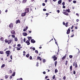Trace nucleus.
<instances>
[{
    "mask_svg": "<svg viewBox=\"0 0 80 80\" xmlns=\"http://www.w3.org/2000/svg\"><path fill=\"white\" fill-rule=\"evenodd\" d=\"M52 58L54 59V61H55V60H57V57H56V55H54V56H53L52 57Z\"/></svg>",
    "mask_w": 80,
    "mask_h": 80,
    "instance_id": "f257e3e1",
    "label": "nucleus"
},
{
    "mask_svg": "<svg viewBox=\"0 0 80 80\" xmlns=\"http://www.w3.org/2000/svg\"><path fill=\"white\" fill-rule=\"evenodd\" d=\"M29 12V9L28 8H27L25 9V12L26 13H28Z\"/></svg>",
    "mask_w": 80,
    "mask_h": 80,
    "instance_id": "f03ea898",
    "label": "nucleus"
},
{
    "mask_svg": "<svg viewBox=\"0 0 80 80\" xmlns=\"http://www.w3.org/2000/svg\"><path fill=\"white\" fill-rule=\"evenodd\" d=\"M26 43L27 44V45H29L30 43V40H27L26 42Z\"/></svg>",
    "mask_w": 80,
    "mask_h": 80,
    "instance_id": "7ed1b4c3",
    "label": "nucleus"
},
{
    "mask_svg": "<svg viewBox=\"0 0 80 80\" xmlns=\"http://www.w3.org/2000/svg\"><path fill=\"white\" fill-rule=\"evenodd\" d=\"M11 33L12 35H15V31L14 30H12L11 32Z\"/></svg>",
    "mask_w": 80,
    "mask_h": 80,
    "instance_id": "20e7f679",
    "label": "nucleus"
},
{
    "mask_svg": "<svg viewBox=\"0 0 80 80\" xmlns=\"http://www.w3.org/2000/svg\"><path fill=\"white\" fill-rule=\"evenodd\" d=\"M70 28H69L67 31V34H69L70 33Z\"/></svg>",
    "mask_w": 80,
    "mask_h": 80,
    "instance_id": "39448f33",
    "label": "nucleus"
},
{
    "mask_svg": "<svg viewBox=\"0 0 80 80\" xmlns=\"http://www.w3.org/2000/svg\"><path fill=\"white\" fill-rule=\"evenodd\" d=\"M31 43H35V41L33 39H32L31 40Z\"/></svg>",
    "mask_w": 80,
    "mask_h": 80,
    "instance_id": "423d86ee",
    "label": "nucleus"
},
{
    "mask_svg": "<svg viewBox=\"0 0 80 80\" xmlns=\"http://www.w3.org/2000/svg\"><path fill=\"white\" fill-rule=\"evenodd\" d=\"M6 53L7 54H10V51H6Z\"/></svg>",
    "mask_w": 80,
    "mask_h": 80,
    "instance_id": "0eeeda50",
    "label": "nucleus"
},
{
    "mask_svg": "<svg viewBox=\"0 0 80 80\" xmlns=\"http://www.w3.org/2000/svg\"><path fill=\"white\" fill-rule=\"evenodd\" d=\"M12 40H8V44H10L12 43Z\"/></svg>",
    "mask_w": 80,
    "mask_h": 80,
    "instance_id": "6e6552de",
    "label": "nucleus"
},
{
    "mask_svg": "<svg viewBox=\"0 0 80 80\" xmlns=\"http://www.w3.org/2000/svg\"><path fill=\"white\" fill-rule=\"evenodd\" d=\"M25 15H26V12H23L21 14V16L24 17V16H25Z\"/></svg>",
    "mask_w": 80,
    "mask_h": 80,
    "instance_id": "1a4fd4ad",
    "label": "nucleus"
},
{
    "mask_svg": "<svg viewBox=\"0 0 80 80\" xmlns=\"http://www.w3.org/2000/svg\"><path fill=\"white\" fill-rule=\"evenodd\" d=\"M9 27H10V28H13V24L12 23H11L9 25Z\"/></svg>",
    "mask_w": 80,
    "mask_h": 80,
    "instance_id": "9d476101",
    "label": "nucleus"
},
{
    "mask_svg": "<svg viewBox=\"0 0 80 80\" xmlns=\"http://www.w3.org/2000/svg\"><path fill=\"white\" fill-rule=\"evenodd\" d=\"M18 23H20V20H19V19H18L16 22V24H17Z\"/></svg>",
    "mask_w": 80,
    "mask_h": 80,
    "instance_id": "9b49d317",
    "label": "nucleus"
},
{
    "mask_svg": "<svg viewBox=\"0 0 80 80\" xmlns=\"http://www.w3.org/2000/svg\"><path fill=\"white\" fill-rule=\"evenodd\" d=\"M22 34L23 35V36H26L27 35V32H23L22 33Z\"/></svg>",
    "mask_w": 80,
    "mask_h": 80,
    "instance_id": "f8f14e48",
    "label": "nucleus"
},
{
    "mask_svg": "<svg viewBox=\"0 0 80 80\" xmlns=\"http://www.w3.org/2000/svg\"><path fill=\"white\" fill-rule=\"evenodd\" d=\"M62 13L64 14V15H68V13L65 12H62Z\"/></svg>",
    "mask_w": 80,
    "mask_h": 80,
    "instance_id": "ddd939ff",
    "label": "nucleus"
},
{
    "mask_svg": "<svg viewBox=\"0 0 80 80\" xmlns=\"http://www.w3.org/2000/svg\"><path fill=\"white\" fill-rule=\"evenodd\" d=\"M62 0H59L58 2V4H60V3H62Z\"/></svg>",
    "mask_w": 80,
    "mask_h": 80,
    "instance_id": "4468645a",
    "label": "nucleus"
},
{
    "mask_svg": "<svg viewBox=\"0 0 80 80\" xmlns=\"http://www.w3.org/2000/svg\"><path fill=\"white\" fill-rule=\"evenodd\" d=\"M5 79H7L8 78V76L6 75L5 76Z\"/></svg>",
    "mask_w": 80,
    "mask_h": 80,
    "instance_id": "2eb2a0df",
    "label": "nucleus"
},
{
    "mask_svg": "<svg viewBox=\"0 0 80 80\" xmlns=\"http://www.w3.org/2000/svg\"><path fill=\"white\" fill-rule=\"evenodd\" d=\"M66 12H68V13H70V9H66Z\"/></svg>",
    "mask_w": 80,
    "mask_h": 80,
    "instance_id": "dca6fc26",
    "label": "nucleus"
},
{
    "mask_svg": "<svg viewBox=\"0 0 80 80\" xmlns=\"http://www.w3.org/2000/svg\"><path fill=\"white\" fill-rule=\"evenodd\" d=\"M26 2H27V0H23L22 2L23 3H26Z\"/></svg>",
    "mask_w": 80,
    "mask_h": 80,
    "instance_id": "f3484780",
    "label": "nucleus"
},
{
    "mask_svg": "<svg viewBox=\"0 0 80 80\" xmlns=\"http://www.w3.org/2000/svg\"><path fill=\"white\" fill-rule=\"evenodd\" d=\"M14 40L15 42H17V41H18V38L15 37L14 38Z\"/></svg>",
    "mask_w": 80,
    "mask_h": 80,
    "instance_id": "a211bd4d",
    "label": "nucleus"
},
{
    "mask_svg": "<svg viewBox=\"0 0 80 80\" xmlns=\"http://www.w3.org/2000/svg\"><path fill=\"white\" fill-rule=\"evenodd\" d=\"M15 34H12L11 35V37H12V38H15Z\"/></svg>",
    "mask_w": 80,
    "mask_h": 80,
    "instance_id": "6ab92c4d",
    "label": "nucleus"
},
{
    "mask_svg": "<svg viewBox=\"0 0 80 80\" xmlns=\"http://www.w3.org/2000/svg\"><path fill=\"white\" fill-rule=\"evenodd\" d=\"M5 66V64H3L1 67V68H3V67H4Z\"/></svg>",
    "mask_w": 80,
    "mask_h": 80,
    "instance_id": "aec40b11",
    "label": "nucleus"
},
{
    "mask_svg": "<svg viewBox=\"0 0 80 80\" xmlns=\"http://www.w3.org/2000/svg\"><path fill=\"white\" fill-rule=\"evenodd\" d=\"M3 38L2 37L0 38V40L1 41H3Z\"/></svg>",
    "mask_w": 80,
    "mask_h": 80,
    "instance_id": "412c9836",
    "label": "nucleus"
},
{
    "mask_svg": "<svg viewBox=\"0 0 80 80\" xmlns=\"http://www.w3.org/2000/svg\"><path fill=\"white\" fill-rule=\"evenodd\" d=\"M31 39H32V37H29L28 38V40H29V41H30V40H31Z\"/></svg>",
    "mask_w": 80,
    "mask_h": 80,
    "instance_id": "4be33fe9",
    "label": "nucleus"
},
{
    "mask_svg": "<svg viewBox=\"0 0 80 80\" xmlns=\"http://www.w3.org/2000/svg\"><path fill=\"white\" fill-rule=\"evenodd\" d=\"M30 54H28L27 55H26V57L27 58H28Z\"/></svg>",
    "mask_w": 80,
    "mask_h": 80,
    "instance_id": "5701e85b",
    "label": "nucleus"
},
{
    "mask_svg": "<svg viewBox=\"0 0 80 80\" xmlns=\"http://www.w3.org/2000/svg\"><path fill=\"white\" fill-rule=\"evenodd\" d=\"M57 61H55L54 62V64L55 65V67H56L57 66Z\"/></svg>",
    "mask_w": 80,
    "mask_h": 80,
    "instance_id": "b1692460",
    "label": "nucleus"
},
{
    "mask_svg": "<svg viewBox=\"0 0 80 80\" xmlns=\"http://www.w3.org/2000/svg\"><path fill=\"white\" fill-rule=\"evenodd\" d=\"M66 57V56H64L62 58V60H63Z\"/></svg>",
    "mask_w": 80,
    "mask_h": 80,
    "instance_id": "393cba45",
    "label": "nucleus"
},
{
    "mask_svg": "<svg viewBox=\"0 0 80 80\" xmlns=\"http://www.w3.org/2000/svg\"><path fill=\"white\" fill-rule=\"evenodd\" d=\"M15 75V72H14L12 75V76L13 77H14Z\"/></svg>",
    "mask_w": 80,
    "mask_h": 80,
    "instance_id": "a878e982",
    "label": "nucleus"
},
{
    "mask_svg": "<svg viewBox=\"0 0 80 80\" xmlns=\"http://www.w3.org/2000/svg\"><path fill=\"white\" fill-rule=\"evenodd\" d=\"M70 71H72V66H70Z\"/></svg>",
    "mask_w": 80,
    "mask_h": 80,
    "instance_id": "bb28decb",
    "label": "nucleus"
},
{
    "mask_svg": "<svg viewBox=\"0 0 80 80\" xmlns=\"http://www.w3.org/2000/svg\"><path fill=\"white\" fill-rule=\"evenodd\" d=\"M69 58H73V56H72V55H69Z\"/></svg>",
    "mask_w": 80,
    "mask_h": 80,
    "instance_id": "cd10ccee",
    "label": "nucleus"
},
{
    "mask_svg": "<svg viewBox=\"0 0 80 80\" xmlns=\"http://www.w3.org/2000/svg\"><path fill=\"white\" fill-rule=\"evenodd\" d=\"M35 53H37V54H38V52L37 50H35Z\"/></svg>",
    "mask_w": 80,
    "mask_h": 80,
    "instance_id": "c85d7f7f",
    "label": "nucleus"
},
{
    "mask_svg": "<svg viewBox=\"0 0 80 80\" xmlns=\"http://www.w3.org/2000/svg\"><path fill=\"white\" fill-rule=\"evenodd\" d=\"M68 22H66V23L65 27H68Z\"/></svg>",
    "mask_w": 80,
    "mask_h": 80,
    "instance_id": "c756f323",
    "label": "nucleus"
},
{
    "mask_svg": "<svg viewBox=\"0 0 80 80\" xmlns=\"http://www.w3.org/2000/svg\"><path fill=\"white\" fill-rule=\"evenodd\" d=\"M55 73H57V72H58V70L57 69H55Z\"/></svg>",
    "mask_w": 80,
    "mask_h": 80,
    "instance_id": "7c9ffc66",
    "label": "nucleus"
},
{
    "mask_svg": "<svg viewBox=\"0 0 80 80\" xmlns=\"http://www.w3.org/2000/svg\"><path fill=\"white\" fill-rule=\"evenodd\" d=\"M3 52L0 51V54H3Z\"/></svg>",
    "mask_w": 80,
    "mask_h": 80,
    "instance_id": "2f4dec72",
    "label": "nucleus"
},
{
    "mask_svg": "<svg viewBox=\"0 0 80 80\" xmlns=\"http://www.w3.org/2000/svg\"><path fill=\"white\" fill-rule=\"evenodd\" d=\"M4 41L6 43H8V41H7V39H5Z\"/></svg>",
    "mask_w": 80,
    "mask_h": 80,
    "instance_id": "473e14b6",
    "label": "nucleus"
},
{
    "mask_svg": "<svg viewBox=\"0 0 80 80\" xmlns=\"http://www.w3.org/2000/svg\"><path fill=\"white\" fill-rule=\"evenodd\" d=\"M46 61H45V59H43V63H45V62Z\"/></svg>",
    "mask_w": 80,
    "mask_h": 80,
    "instance_id": "72a5a7b5",
    "label": "nucleus"
},
{
    "mask_svg": "<svg viewBox=\"0 0 80 80\" xmlns=\"http://www.w3.org/2000/svg\"><path fill=\"white\" fill-rule=\"evenodd\" d=\"M26 40V38H25L23 39V42H25Z\"/></svg>",
    "mask_w": 80,
    "mask_h": 80,
    "instance_id": "f704fd0d",
    "label": "nucleus"
},
{
    "mask_svg": "<svg viewBox=\"0 0 80 80\" xmlns=\"http://www.w3.org/2000/svg\"><path fill=\"white\" fill-rule=\"evenodd\" d=\"M30 60H32V57L31 56H30L29 57Z\"/></svg>",
    "mask_w": 80,
    "mask_h": 80,
    "instance_id": "c9c22d12",
    "label": "nucleus"
},
{
    "mask_svg": "<svg viewBox=\"0 0 80 80\" xmlns=\"http://www.w3.org/2000/svg\"><path fill=\"white\" fill-rule=\"evenodd\" d=\"M36 66H37V67H38V62H37V64H36Z\"/></svg>",
    "mask_w": 80,
    "mask_h": 80,
    "instance_id": "e433bc0d",
    "label": "nucleus"
},
{
    "mask_svg": "<svg viewBox=\"0 0 80 80\" xmlns=\"http://www.w3.org/2000/svg\"><path fill=\"white\" fill-rule=\"evenodd\" d=\"M9 72L10 73H12V71L11 70H10L9 71Z\"/></svg>",
    "mask_w": 80,
    "mask_h": 80,
    "instance_id": "4c0bfd02",
    "label": "nucleus"
},
{
    "mask_svg": "<svg viewBox=\"0 0 80 80\" xmlns=\"http://www.w3.org/2000/svg\"><path fill=\"white\" fill-rule=\"evenodd\" d=\"M62 5L63 6H64V5H65V2H63L62 3Z\"/></svg>",
    "mask_w": 80,
    "mask_h": 80,
    "instance_id": "58836bf2",
    "label": "nucleus"
},
{
    "mask_svg": "<svg viewBox=\"0 0 80 80\" xmlns=\"http://www.w3.org/2000/svg\"><path fill=\"white\" fill-rule=\"evenodd\" d=\"M73 2L74 3H76L77 1H73Z\"/></svg>",
    "mask_w": 80,
    "mask_h": 80,
    "instance_id": "ea45409f",
    "label": "nucleus"
},
{
    "mask_svg": "<svg viewBox=\"0 0 80 80\" xmlns=\"http://www.w3.org/2000/svg\"><path fill=\"white\" fill-rule=\"evenodd\" d=\"M67 63H68V61H66V63H65L66 65H67Z\"/></svg>",
    "mask_w": 80,
    "mask_h": 80,
    "instance_id": "a19ab883",
    "label": "nucleus"
},
{
    "mask_svg": "<svg viewBox=\"0 0 80 80\" xmlns=\"http://www.w3.org/2000/svg\"><path fill=\"white\" fill-rule=\"evenodd\" d=\"M55 75H54L52 77V79H55Z\"/></svg>",
    "mask_w": 80,
    "mask_h": 80,
    "instance_id": "79ce46f5",
    "label": "nucleus"
},
{
    "mask_svg": "<svg viewBox=\"0 0 80 80\" xmlns=\"http://www.w3.org/2000/svg\"><path fill=\"white\" fill-rule=\"evenodd\" d=\"M27 30V29L26 28H25V29H23V32H25V31H26V30Z\"/></svg>",
    "mask_w": 80,
    "mask_h": 80,
    "instance_id": "37998d69",
    "label": "nucleus"
},
{
    "mask_svg": "<svg viewBox=\"0 0 80 80\" xmlns=\"http://www.w3.org/2000/svg\"><path fill=\"white\" fill-rule=\"evenodd\" d=\"M17 46L18 47H20L21 45H20V44H18Z\"/></svg>",
    "mask_w": 80,
    "mask_h": 80,
    "instance_id": "c03bdc74",
    "label": "nucleus"
},
{
    "mask_svg": "<svg viewBox=\"0 0 80 80\" xmlns=\"http://www.w3.org/2000/svg\"><path fill=\"white\" fill-rule=\"evenodd\" d=\"M17 50H21V49L20 48H17Z\"/></svg>",
    "mask_w": 80,
    "mask_h": 80,
    "instance_id": "a18cd8bd",
    "label": "nucleus"
},
{
    "mask_svg": "<svg viewBox=\"0 0 80 80\" xmlns=\"http://www.w3.org/2000/svg\"><path fill=\"white\" fill-rule=\"evenodd\" d=\"M63 25H65V22H63Z\"/></svg>",
    "mask_w": 80,
    "mask_h": 80,
    "instance_id": "49530a36",
    "label": "nucleus"
},
{
    "mask_svg": "<svg viewBox=\"0 0 80 80\" xmlns=\"http://www.w3.org/2000/svg\"><path fill=\"white\" fill-rule=\"evenodd\" d=\"M42 6H45V3H42Z\"/></svg>",
    "mask_w": 80,
    "mask_h": 80,
    "instance_id": "de8ad7c7",
    "label": "nucleus"
},
{
    "mask_svg": "<svg viewBox=\"0 0 80 80\" xmlns=\"http://www.w3.org/2000/svg\"><path fill=\"white\" fill-rule=\"evenodd\" d=\"M73 73L74 75H75L76 73L75 71H73Z\"/></svg>",
    "mask_w": 80,
    "mask_h": 80,
    "instance_id": "09e8293b",
    "label": "nucleus"
},
{
    "mask_svg": "<svg viewBox=\"0 0 80 80\" xmlns=\"http://www.w3.org/2000/svg\"><path fill=\"white\" fill-rule=\"evenodd\" d=\"M43 11H47V9H43Z\"/></svg>",
    "mask_w": 80,
    "mask_h": 80,
    "instance_id": "8fccbe9b",
    "label": "nucleus"
},
{
    "mask_svg": "<svg viewBox=\"0 0 80 80\" xmlns=\"http://www.w3.org/2000/svg\"><path fill=\"white\" fill-rule=\"evenodd\" d=\"M32 49L33 50H35V48L34 47Z\"/></svg>",
    "mask_w": 80,
    "mask_h": 80,
    "instance_id": "3c124183",
    "label": "nucleus"
},
{
    "mask_svg": "<svg viewBox=\"0 0 80 80\" xmlns=\"http://www.w3.org/2000/svg\"><path fill=\"white\" fill-rule=\"evenodd\" d=\"M62 8H65V6H62Z\"/></svg>",
    "mask_w": 80,
    "mask_h": 80,
    "instance_id": "603ef678",
    "label": "nucleus"
},
{
    "mask_svg": "<svg viewBox=\"0 0 80 80\" xmlns=\"http://www.w3.org/2000/svg\"><path fill=\"white\" fill-rule=\"evenodd\" d=\"M73 26L72 25V27L71 28V29H72H72H73Z\"/></svg>",
    "mask_w": 80,
    "mask_h": 80,
    "instance_id": "864d4df0",
    "label": "nucleus"
},
{
    "mask_svg": "<svg viewBox=\"0 0 80 80\" xmlns=\"http://www.w3.org/2000/svg\"><path fill=\"white\" fill-rule=\"evenodd\" d=\"M55 43L56 45H57V46H58V44L57 43V42H56V41H55Z\"/></svg>",
    "mask_w": 80,
    "mask_h": 80,
    "instance_id": "5fc2aeb1",
    "label": "nucleus"
},
{
    "mask_svg": "<svg viewBox=\"0 0 80 80\" xmlns=\"http://www.w3.org/2000/svg\"><path fill=\"white\" fill-rule=\"evenodd\" d=\"M57 12H58V13H60V10H57Z\"/></svg>",
    "mask_w": 80,
    "mask_h": 80,
    "instance_id": "6e6d98bb",
    "label": "nucleus"
},
{
    "mask_svg": "<svg viewBox=\"0 0 80 80\" xmlns=\"http://www.w3.org/2000/svg\"><path fill=\"white\" fill-rule=\"evenodd\" d=\"M63 79L64 80H65V79H66V78H65V76H64L63 78Z\"/></svg>",
    "mask_w": 80,
    "mask_h": 80,
    "instance_id": "4d7b16f0",
    "label": "nucleus"
},
{
    "mask_svg": "<svg viewBox=\"0 0 80 80\" xmlns=\"http://www.w3.org/2000/svg\"><path fill=\"white\" fill-rule=\"evenodd\" d=\"M46 73V72H43V74H45Z\"/></svg>",
    "mask_w": 80,
    "mask_h": 80,
    "instance_id": "13d9d810",
    "label": "nucleus"
},
{
    "mask_svg": "<svg viewBox=\"0 0 80 80\" xmlns=\"http://www.w3.org/2000/svg\"><path fill=\"white\" fill-rule=\"evenodd\" d=\"M47 78H48V76H46L45 78V79H46Z\"/></svg>",
    "mask_w": 80,
    "mask_h": 80,
    "instance_id": "bf43d9fd",
    "label": "nucleus"
},
{
    "mask_svg": "<svg viewBox=\"0 0 80 80\" xmlns=\"http://www.w3.org/2000/svg\"><path fill=\"white\" fill-rule=\"evenodd\" d=\"M10 58H11V60H12V55H11Z\"/></svg>",
    "mask_w": 80,
    "mask_h": 80,
    "instance_id": "052dcab7",
    "label": "nucleus"
},
{
    "mask_svg": "<svg viewBox=\"0 0 80 80\" xmlns=\"http://www.w3.org/2000/svg\"><path fill=\"white\" fill-rule=\"evenodd\" d=\"M40 57H38L37 59H38H38H40Z\"/></svg>",
    "mask_w": 80,
    "mask_h": 80,
    "instance_id": "680f3d73",
    "label": "nucleus"
},
{
    "mask_svg": "<svg viewBox=\"0 0 80 80\" xmlns=\"http://www.w3.org/2000/svg\"><path fill=\"white\" fill-rule=\"evenodd\" d=\"M28 32H29V33H32V31H30L28 30Z\"/></svg>",
    "mask_w": 80,
    "mask_h": 80,
    "instance_id": "e2e57ef3",
    "label": "nucleus"
},
{
    "mask_svg": "<svg viewBox=\"0 0 80 80\" xmlns=\"http://www.w3.org/2000/svg\"><path fill=\"white\" fill-rule=\"evenodd\" d=\"M76 21H77V22H79V20L77 19Z\"/></svg>",
    "mask_w": 80,
    "mask_h": 80,
    "instance_id": "0e129e2a",
    "label": "nucleus"
},
{
    "mask_svg": "<svg viewBox=\"0 0 80 80\" xmlns=\"http://www.w3.org/2000/svg\"><path fill=\"white\" fill-rule=\"evenodd\" d=\"M28 27L27 26L25 28L27 30V29H28Z\"/></svg>",
    "mask_w": 80,
    "mask_h": 80,
    "instance_id": "69168bd1",
    "label": "nucleus"
},
{
    "mask_svg": "<svg viewBox=\"0 0 80 80\" xmlns=\"http://www.w3.org/2000/svg\"><path fill=\"white\" fill-rule=\"evenodd\" d=\"M8 12V10H6L5 11V12L7 13V12Z\"/></svg>",
    "mask_w": 80,
    "mask_h": 80,
    "instance_id": "338daca9",
    "label": "nucleus"
},
{
    "mask_svg": "<svg viewBox=\"0 0 80 80\" xmlns=\"http://www.w3.org/2000/svg\"><path fill=\"white\" fill-rule=\"evenodd\" d=\"M20 78V80H23V79H22V78Z\"/></svg>",
    "mask_w": 80,
    "mask_h": 80,
    "instance_id": "774afa93",
    "label": "nucleus"
}]
</instances>
